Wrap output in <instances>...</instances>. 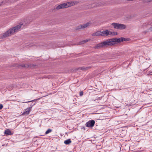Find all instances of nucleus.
<instances>
[{
    "instance_id": "nucleus-1",
    "label": "nucleus",
    "mask_w": 152,
    "mask_h": 152,
    "mask_svg": "<svg viewBox=\"0 0 152 152\" xmlns=\"http://www.w3.org/2000/svg\"><path fill=\"white\" fill-rule=\"evenodd\" d=\"M32 20V18L30 17H28L25 19H23L19 25L10 28L4 33L1 36V38H4L15 34L23 28L27 24L29 23Z\"/></svg>"
},
{
    "instance_id": "nucleus-2",
    "label": "nucleus",
    "mask_w": 152,
    "mask_h": 152,
    "mask_svg": "<svg viewBox=\"0 0 152 152\" xmlns=\"http://www.w3.org/2000/svg\"><path fill=\"white\" fill-rule=\"evenodd\" d=\"M113 42L112 38L108 39L97 44L95 46V48H99L105 46L113 45H114Z\"/></svg>"
},
{
    "instance_id": "nucleus-3",
    "label": "nucleus",
    "mask_w": 152,
    "mask_h": 152,
    "mask_svg": "<svg viewBox=\"0 0 152 152\" xmlns=\"http://www.w3.org/2000/svg\"><path fill=\"white\" fill-rule=\"evenodd\" d=\"M101 36H102L107 37L108 35H114L115 32H111L108 30H105L104 31H101Z\"/></svg>"
},
{
    "instance_id": "nucleus-4",
    "label": "nucleus",
    "mask_w": 152,
    "mask_h": 152,
    "mask_svg": "<svg viewBox=\"0 0 152 152\" xmlns=\"http://www.w3.org/2000/svg\"><path fill=\"white\" fill-rule=\"evenodd\" d=\"M91 24V23L89 22L83 24V25H79L76 27V29L77 30H78L82 28H85L90 26Z\"/></svg>"
},
{
    "instance_id": "nucleus-5",
    "label": "nucleus",
    "mask_w": 152,
    "mask_h": 152,
    "mask_svg": "<svg viewBox=\"0 0 152 152\" xmlns=\"http://www.w3.org/2000/svg\"><path fill=\"white\" fill-rule=\"evenodd\" d=\"M73 4L72 2H68L66 3H63L60 4L62 9L67 8L68 7L72 6Z\"/></svg>"
},
{
    "instance_id": "nucleus-6",
    "label": "nucleus",
    "mask_w": 152,
    "mask_h": 152,
    "mask_svg": "<svg viewBox=\"0 0 152 152\" xmlns=\"http://www.w3.org/2000/svg\"><path fill=\"white\" fill-rule=\"evenodd\" d=\"M113 41H114V45L116 44L117 43L120 42L125 40V38H121L117 39V38H112Z\"/></svg>"
},
{
    "instance_id": "nucleus-7",
    "label": "nucleus",
    "mask_w": 152,
    "mask_h": 152,
    "mask_svg": "<svg viewBox=\"0 0 152 152\" xmlns=\"http://www.w3.org/2000/svg\"><path fill=\"white\" fill-rule=\"evenodd\" d=\"M95 121L93 120L89 121L86 123V126L88 127H92L95 124Z\"/></svg>"
},
{
    "instance_id": "nucleus-8",
    "label": "nucleus",
    "mask_w": 152,
    "mask_h": 152,
    "mask_svg": "<svg viewBox=\"0 0 152 152\" xmlns=\"http://www.w3.org/2000/svg\"><path fill=\"white\" fill-rule=\"evenodd\" d=\"M32 106L27 108L25 110L24 112L22 114L23 115H28L31 111Z\"/></svg>"
},
{
    "instance_id": "nucleus-9",
    "label": "nucleus",
    "mask_w": 152,
    "mask_h": 152,
    "mask_svg": "<svg viewBox=\"0 0 152 152\" xmlns=\"http://www.w3.org/2000/svg\"><path fill=\"white\" fill-rule=\"evenodd\" d=\"M101 31H98L95 33H93L92 35L93 36H101Z\"/></svg>"
},
{
    "instance_id": "nucleus-10",
    "label": "nucleus",
    "mask_w": 152,
    "mask_h": 152,
    "mask_svg": "<svg viewBox=\"0 0 152 152\" xmlns=\"http://www.w3.org/2000/svg\"><path fill=\"white\" fill-rule=\"evenodd\" d=\"M126 26L124 24L119 23V29H124L126 28Z\"/></svg>"
},
{
    "instance_id": "nucleus-11",
    "label": "nucleus",
    "mask_w": 152,
    "mask_h": 152,
    "mask_svg": "<svg viewBox=\"0 0 152 152\" xmlns=\"http://www.w3.org/2000/svg\"><path fill=\"white\" fill-rule=\"evenodd\" d=\"M4 134H6L9 135H11L12 134L11 131L9 129H7L5 130V131L4 132Z\"/></svg>"
},
{
    "instance_id": "nucleus-12",
    "label": "nucleus",
    "mask_w": 152,
    "mask_h": 152,
    "mask_svg": "<svg viewBox=\"0 0 152 152\" xmlns=\"http://www.w3.org/2000/svg\"><path fill=\"white\" fill-rule=\"evenodd\" d=\"M118 24V23H112L111 25L113 26L114 28L117 29Z\"/></svg>"
},
{
    "instance_id": "nucleus-13",
    "label": "nucleus",
    "mask_w": 152,
    "mask_h": 152,
    "mask_svg": "<svg viewBox=\"0 0 152 152\" xmlns=\"http://www.w3.org/2000/svg\"><path fill=\"white\" fill-rule=\"evenodd\" d=\"M71 142V141L70 139H68L65 140L64 141V143L66 145H68Z\"/></svg>"
},
{
    "instance_id": "nucleus-14",
    "label": "nucleus",
    "mask_w": 152,
    "mask_h": 152,
    "mask_svg": "<svg viewBox=\"0 0 152 152\" xmlns=\"http://www.w3.org/2000/svg\"><path fill=\"white\" fill-rule=\"evenodd\" d=\"M90 40V39H86V40H84L83 41H82L80 42V43L82 44L88 42Z\"/></svg>"
},
{
    "instance_id": "nucleus-15",
    "label": "nucleus",
    "mask_w": 152,
    "mask_h": 152,
    "mask_svg": "<svg viewBox=\"0 0 152 152\" xmlns=\"http://www.w3.org/2000/svg\"><path fill=\"white\" fill-rule=\"evenodd\" d=\"M52 131V130L50 129H49L47 130V131L45 132L46 134H48L50 132Z\"/></svg>"
},
{
    "instance_id": "nucleus-16",
    "label": "nucleus",
    "mask_w": 152,
    "mask_h": 152,
    "mask_svg": "<svg viewBox=\"0 0 152 152\" xmlns=\"http://www.w3.org/2000/svg\"><path fill=\"white\" fill-rule=\"evenodd\" d=\"M61 9H62V8L60 4L57 6L56 8V9L57 10H58Z\"/></svg>"
},
{
    "instance_id": "nucleus-17",
    "label": "nucleus",
    "mask_w": 152,
    "mask_h": 152,
    "mask_svg": "<svg viewBox=\"0 0 152 152\" xmlns=\"http://www.w3.org/2000/svg\"><path fill=\"white\" fill-rule=\"evenodd\" d=\"M29 66L28 65H22V67H29Z\"/></svg>"
},
{
    "instance_id": "nucleus-18",
    "label": "nucleus",
    "mask_w": 152,
    "mask_h": 152,
    "mask_svg": "<svg viewBox=\"0 0 152 152\" xmlns=\"http://www.w3.org/2000/svg\"><path fill=\"white\" fill-rule=\"evenodd\" d=\"M83 95V91H81L80 92V95L82 96Z\"/></svg>"
},
{
    "instance_id": "nucleus-19",
    "label": "nucleus",
    "mask_w": 152,
    "mask_h": 152,
    "mask_svg": "<svg viewBox=\"0 0 152 152\" xmlns=\"http://www.w3.org/2000/svg\"><path fill=\"white\" fill-rule=\"evenodd\" d=\"M3 107V105L2 104H0V110Z\"/></svg>"
},
{
    "instance_id": "nucleus-20",
    "label": "nucleus",
    "mask_w": 152,
    "mask_h": 152,
    "mask_svg": "<svg viewBox=\"0 0 152 152\" xmlns=\"http://www.w3.org/2000/svg\"><path fill=\"white\" fill-rule=\"evenodd\" d=\"M117 29H119V23H118V26Z\"/></svg>"
},
{
    "instance_id": "nucleus-21",
    "label": "nucleus",
    "mask_w": 152,
    "mask_h": 152,
    "mask_svg": "<svg viewBox=\"0 0 152 152\" xmlns=\"http://www.w3.org/2000/svg\"><path fill=\"white\" fill-rule=\"evenodd\" d=\"M37 99H35V100H32L31 101H28V102H33L34 101H35V100H37Z\"/></svg>"
},
{
    "instance_id": "nucleus-22",
    "label": "nucleus",
    "mask_w": 152,
    "mask_h": 152,
    "mask_svg": "<svg viewBox=\"0 0 152 152\" xmlns=\"http://www.w3.org/2000/svg\"><path fill=\"white\" fill-rule=\"evenodd\" d=\"M152 31V27H151V29H150Z\"/></svg>"
},
{
    "instance_id": "nucleus-23",
    "label": "nucleus",
    "mask_w": 152,
    "mask_h": 152,
    "mask_svg": "<svg viewBox=\"0 0 152 152\" xmlns=\"http://www.w3.org/2000/svg\"><path fill=\"white\" fill-rule=\"evenodd\" d=\"M35 104H34L32 106H33V105H35Z\"/></svg>"
},
{
    "instance_id": "nucleus-24",
    "label": "nucleus",
    "mask_w": 152,
    "mask_h": 152,
    "mask_svg": "<svg viewBox=\"0 0 152 152\" xmlns=\"http://www.w3.org/2000/svg\"><path fill=\"white\" fill-rule=\"evenodd\" d=\"M1 5V4H0V6Z\"/></svg>"
},
{
    "instance_id": "nucleus-25",
    "label": "nucleus",
    "mask_w": 152,
    "mask_h": 152,
    "mask_svg": "<svg viewBox=\"0 0 152 152\" xmlns=\"http://www.w3.org/2000/svg\"><path fill=\"white\" fill-rule=\"evenodd\" d=\"M152 1V0H150V1Z\"/></svg>"
}]
</instances>
